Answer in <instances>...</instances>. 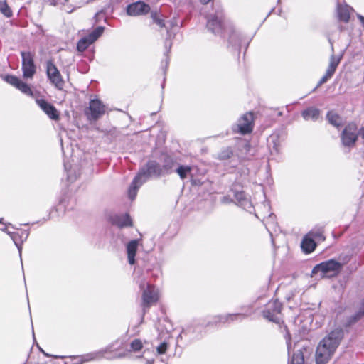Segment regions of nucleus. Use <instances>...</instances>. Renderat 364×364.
Listing matches in <instances>:
<instances>
[{
    "instance_id": "37",
    "label": "nucleus",
    "mask_w": 364,
    "mask_h": 364,
    "mask_svg": "<svg viewBox=\"0 0 364 364\" xmlns=\"http://www.w3.org/2000/svg\"><path fill=\"white\" fill-rule=\"evenodd\" d=\"M242 316L241 314H229L225 316V321H228L230 320L233 321L235 318L237 317Z\"/></svg>"
},
{
    "instance_id": "46",
    "label": "nucleus",
    "mask_w": 364,
    "mask_h": 364,
    "mask_svg": "<svg viewBox=\"0 0 364 364\" xmlns=\"http://www.w3.org/2000/svg\"><path fill=\"white\" fill-rule=\"evenodd\" d=\"M166 47H168V49L171 48V43H168L167 41L166 42Z\"/></svg>"
},
{
    "instance_id": "28",
    "label": "nucleus",
    "mask_w": 364,
    "mask_h": 364,
    "mask_svg": "<svg viewBox=\"0 0 364 364\" xmlns=\"http://www.w3.org/2000/svg\"><path fill=\"white\" fill-rule=\"evenodd\" d=\"M309 235H311L314 240H317L318 241H323L325 240L322 229L313 230L309 233Z\"/></svg>"
},
{
    "instance_id": "13",
    "label": "nucleus",
    "mask_w": 364,
    "mask_h": 364,
    "mask_svg": "<svg viewBox=\"0 0 364 364\" xmlns=\"http://www.w3.org/2000/svg\"><path fill=\"white\" fill-rule=\"evenodd\" d=\"M207 28L215 34H218L222 30V15L217 14L215 16H207Z\"/></svg>"
},
{
    "instance_id": "3",
    "label": "nucleus",
    "mask_w": 364,
    "mask_h": 364,
    "mask_svg": "<svg viewBox=\"0 0 364 364\" xmlns=\"http://www.w3.org/2000/svg\"><path fill=\"white\" fill-rule=\"evenodd\" d=\"M341 267V263L330 259L315 266L312 270V274L318 275L320 277H331L339 273Z\"/></svg>"
},
{
    "instance_id": "36",
    "label": "nucleus",
    "mask_w": 364,
    "mask_h": 364,
    "mask_svg": "<svg viewBox=\"0 0 364 364\" xmlns=\"http://www.w3.org/2000/svg\"><path fill=\"white\" fill-rule=\"evenodd\" d=\"M229 41L232 44H236L238 41V35L235 32H232L230 36Z\"/></svg>"
},
{
    "instance_id": "14",
    "label": "nucleus",
    "mask_w": 364,
    "mask_h": 364,
    "mask_svg": "<svg viewBox=\"0 0 364 364\" xmlns=\"http://www.w3.org/2000/svg\"><path fill=\"white\" fill-rule=\"evenodd\" d=\"M150 7L144 2L138 1L127 6V12L129 16H139L149 12Z\"/></svg>"
},
{
    "instance_id": "45",
    "label": "nucleus",
    "mask_w": 364,
    "mask_h": 364,
    "mask_svg": "<svg viewBox=\"0 0 364 364\" xmlns=\"http://www.w3.org/2000/svg\"><path fill=\"white\" fill-rule=\"evenodd\" d=\"M221 200L223 203H226L228 201V200L226 197H223Z\"/></svg>"
},
{
    "instance_id": "2",
    "label": "nucleus",
    "mask_w": 364,
    "mask_h": 364,
    "mask_svg": "<svg viewBox=\"0 0 364 364\" xmlns=\"http://www.w3.org/2000/svg\"><path fill=\"white\" fill-rule=\"evenodd\" d=\"M170 166L163 165L161 166L157 162L151 161L143 167L138 175L133 180L129 188V197L134 200L136 196L139 188L145 183L150 177L159 176L168 173Z\"/></svg>"
},
{
    "instance_id": "48",
    "label": "nucleus",
    "mask_w": 364,
    "mask_h": 364,
    "mask_svg": "<svg viewBox=\"0 0 364 364\" xmlns=\"http://www.w3.org/2000/svg\"><path fill=\"white\" fill-rule=\"evenodd\" d=\"M22 235H24L25 237H27L28 235V233L27 232L24 231V232H22Z\"/></svg>"
},
{
    "instance_id": "33",
    "label": "nucleus",
    "mask_w": 364,
    "mask_h": 364,
    "mask_svg": "<svg viewBox=\"0 0 364 364\" xmlns=\"http://www.w3.org/2000/svg\"><path fill=\"white\" fill-rule=\"evenodd\" d=\"M151 17L153 18V21L161 28L165 26V23H164V21L161 19L156 13H152Z\"/></svg>"
},
{
    "instance_id": "42",
    "label": "nucleus",
    "mask_w": 364,
    "mask_h": 364,
    "mask_svg": "<svg viewBox=\"0 0 364 364\" xmlns=\"http://www.w3.org/2000/svg\"><path fill=\"white\" fill-rule=\"evenodd\" d=\"M126 353H120V354H118L117 355H114L113 357H109V358H124L126 356Z\"/></svg>"
},
{
    "instance_id": "12",
    "label": "nucleus",
    "mask_w": 364,
    "mask_h": 364,
    "mask_svg": "<svg viewBox=\"0 0 364 364\" xmlns=\"http://www.w3.org/2000/svg\"><path fill=\"white\" fill-rule=\"evenodd\" d=\"M5 80L9 83L10 85H13L14 87H16L19 90H21L23 93L32 96L33 92L31 90L28 85L23 82L21 79L18 77L14 76V75H6L5 77Z\"/></svg>"
},
{
    "instance_id": "30",
    "label": "nucleus",
    "mask_w": 364,
    "mask_h": 364,
    "mask_svg": "<svg viewBox=\"0 0 364 364\" xmlns=\"http://www.w3.org/2000/svg\"><path fill=\"white\" fill-rule=\"evenodd\" d=\"M342 57H343V54L338 55V56L335 55L334 54H332L330 57V61H329L328 65L336 69L342 59Z\"/></svg>"
},
{
    "instance_id": "35",
    "label": "nucleus",
    "mask_w": 364,
    "mask_h": 364,
    "mask_svg": "<svg viewBox=\"0 0 364 364\" xmlns=\"http://www.w3.org/2000/svg\"><path fill=\"white\" fill-rule=\"evenodd\" d=\"M247 198L245 194L243 192H239L235 194V199L239 205L244 198Z\"/></svg>"
},
{
    "instance_id": "17",
    "label": "nucleus",
    "mask_w": 364,
    "mask_h": 364,
    "mask_svg": "<svg viewBox=\"0 0 364 364\" xmlns=\"http://www.w3.org/2000/svg\"><path fill=\"white\" fill-rule=\"evenodd\" d=\"M263 206H264V209H266V210H267V216L262 215V218H263L262 220L264 223L266 228L269 232V233L272 235L270 228H273L274 226L275 225V224H274L275 216L273 214L269 213V208L268 204L264 203L263 205Z\"/></svg>"
},
{
    "instance_id": "21",
    "label": "nucleus",
    "mask_w": 364,
    "mask_h": 364,
    "mask_svg": "<svg viewBox=\"0 0 364 364\" xmlns=\"http://www.w3.org/2000/svg\"><path fill=\"white\" fill-rule=\"evenodd\" d=\"M114 223L120 228L132 226V220L128 215L117 216L114 220Z\"/></svg>"
},
{
    "instance_id": "6",
    "label": "nucleus",
    "mask_w": 364,
    "mask_h": 364,
    "mask_svg": "<svg viewBox=\"0 0 364 364\" xmlns=\"http://www.w3.org/2000/svg\"><path fill=\"white\" fill-rule=\"evenodd\" d=\"M22 71L23 77L26 79L33 78L36 72V66L34 64V54L30 51H22Z\"/></svg>"
},
{
    "instance_id": "4",
    "label": "nucleus",
    "mask_w": 364,
    "mask_h": 364,
    "mask_svg": "<svg viewBox=\"0 0 364 364\" xmlns=\"http://www.w3.org/2000/svg\"><path fill=\"white\" fill-rule=\"evenodd\" d=\"M358 127L356 123L351 122L348 123L341 134V141L343 146L353 148L358 139Z\"/></svg>"
},
{
    "instance_id": "50",
    "label": "nucleus",
    "mask_w": 364,
    "mask_h": 364,
    "mask_svg": "<svg viewBox=\"0 0 364 364\" xmlns=\"http://www.w3.org/2000/svg\"><path fill=\"white\" fill-rule=\"evenodd\" d=\"M360 18L361 19V21L363 22L364 23V18L363 16H360Z\"/></svg>"
},
{
    "instance_id": "9",
    "label": "nucleus",
    "mask_w": 364,
    "mask_h": 364,
    "mask_svg": "<svg viewBox=\"0 0 364 364\" xmlns=\"http://www.w3.org/2000/svg\"><path fill=\"white\" fill-rule=\"evenodd\" d=\"M104 32V27L99 26L96 28L87 36L79 40L77 44V49L79 52L85 51L89 46L93 43Z\"/></svg>"
},
{
    "instance_id": "51",
    "label": "nucleus",
    "mask_w": 364,
    "mask_h": 364,
    "mask_svg": "<svg viewBox=\"0 0 364 364\" xmlns=\"http://www.w3.org/2000/svg\"><path fill=\"white\" fill-rule=\"evenodd\" d=\"M168 60H166V65H168Z\"/></svg>"
},
{
    "instance_id": "27",
    "label": "nucleus",
    "mask_w": 364,
    "mask_h": 364,
    "mask_svg": "<svg viewBox=\"0 0 364 364\" xmlns=\"http://www.w3.org/2000/svg\"><path fill=\"white\" fill-rule=\"evenodd\" d=\"M0 12L7 18L12 16V11L6 1L0 0Z\"/></svg>"
},
{
    "instance_id": "23",
    "label": "nucleus",
    "mask_w": 364,
    "mask_h": 364,
    "mask_svg": "<svg viewBox=\"0 0 364 364\" xmlns=\"http://www.w3.org/2000/svg\"><path fill=\"white\" fill-rule=\"evenodd\" d=\"M327 119L330 124L336 127H338L342 124L341 117L337 113L333 111L328 112Z\"/></svg>"
},
{
    "instance_id": "26",
    "label": "nucleus",
    "mask_w": 364,
    "mask_h": 364,
    "mask_svg": "<svg viewBox=\"0 0 364 364\" xmlns=\"http://www.w3.org/2000/svg\"><path fill=\"white\" fill-rule=\"evenodd\" d=\"M191 171V167L188 166H180L176 169V173L181 179L186 178Z\"/></svg>"
},
{
    "instance_id": "11",
    "label": "nucleus",
    "mask_w": 364,
    "mask_h": 364,
    "mask_svg": "<svg viewBox=\"0 0 364 364\" xmlns=\"http://www.w3.org/2000/svg\"><path fill=\"white\" fill-rule=\"evenodd\" d=\"M105 112V106L99 100H92L90 102L88 111L86 112L90 119L97 120Z\"/></svg>"
},
{
    "instance_id": "39",
    "label": "nucleus",
    "mask_w": 364,
    "mask_h": 364,
    "mask_svg": "<svg viewBox=\"0 0 364 364\" xmlns=\"http://www.w3.org/2000/svg\"><path fill=\"white\" fill-rule=\"evenodd\" d=\"M331 77L329 76H328L326 74H325L323 75V77L320 80V81L318 82V87L321 85L322 84L325 83L327 82V80L328 79H330Z\"/></svg>"
},
{
    "instance_id": "29",
    "label": "nucleus",
    "mask_w": 364,
    "mask_h": 364,
    "mask_svg": "<svg viewBox=\"0 0 364 364\" xmlns=\"http://www.w3.org/2000/svg\"><path fill=\"white\" fill-rule=\"evenodd\" d=\"M304 355L301 350L294 353L291 359V364H304Z\"/></svg>"
},
{
    "instance_id": "40",
    "label": "nucleus",
    "mask_w": 364,
    "mask_h": 364,
    "mask_svg": "<svg viewBox=\"0 0 364 364\" xmlns=\"http://www.w3.org/2000/svg\"><path fill=\"white\" fill-rule=\"evenodd\" d=\"M164 165H168L170 166V169L172 167L173 165V160L170 157H166L164 164Z\"/></svg>"
},
{
    "instance_id": "38",
    "label": "nucleus",
    "mask_w": 364,
    "mask_h": 364,
    "mask_svg": "<svg viewBox=\"0 0 364 364\" xmlns=\"http://www.w3.org/2000/svg\"><path fill=\"white\" fill-rule=\"evenodd\" d=\"M336 70V68L328 65V68L326 70V74L328 76H329L330 77H331L333 76V75L334 74Z\"/></svg>"
},
{
    "instance_id": "34",
    "label": "nucleus",
    "mask_w": 364,
    "mask_h": 364,
    "mask_svg": "<svg viewBox=\"0 0 364 364\" xmlns=\"http://www.w3.org/2000/svg\"><path fill=\"white\" fill-rule=\"evenodd\" d=\"M166 349H167V344H166V343L164 342L158 346L157 352L159 354H164L166 351Z\"/></svg>"
},
{
    "instance_id": "19",
    "label": "nucleus",
    "mask_w": 364,
    "mask_h": 364,
    "mask_svg": "<svg viewBox=\"0 0 364 364\" xmlns=\"http://www.w3.org/2000/svg\"><path fill=\"white\" fill-rule=\"evenodd\" d=\"M350 8L347 5H338L337 12L339 20L348 22L350 19Z\"/></svg>"
},
{
    "instance_id": "41",
    "label": "nucleus",
    "mask_w": 364,
    "mask_h": 364,
    "mask_svg": "<svg viewBox=\"0 0 364 364\" xmlns=\"http://www.w3.org/2000/svg\"><path fill=\"white\" fill-rule=\"evenodd\" d=\"M358 133L359 136L364 139V127H361L360 129H358Z\"/></svg>"
},
{
    "instance_id": "15",
    "label": "nucleus",
    "mask_w": 364,
    "mask_h": 364,
    "mask_svg": "<svg viewBox=\"0 0 364 364\" xmlns=\"http://www.w3.org/2000/svg\"><path fill=\"white\" fill-rule=\"evenodd\" d=\"M36 103L51 119H58V112L53 105L48 103L44 100H36Z\"/></svg>"
},
{
    "instance_id": "1",
    "label": "nucleus",
    "mask_w": 364,
    "mask_h": 364,
    "mask_svg": "<svg viewBox=\"0 0 364 364\" xmlns=\"http://www.w3.org/2000/svg\"><path fill=\"white\" fill-rule=\"evenodd\" d=\"M343 338V331L336 328L329 333L318 343L316 351V364H326L332 358Z\"/></svg>"
},
{
    "instance_id": "20",
    "label": "nucleus",
    "mask_w": 364,
    "mask_h": 364,
    "mask_svg": "<svg viewBox=\"0 0 364 364\" xmlns=\"http://www.w3.org/2000/svg\"><path fill=\"white\" fill-rule=\"evenodd\" d=\"M320 114V111L315 107H309L302 112V117L305 120H316Z\"/></svg>"
},
{
    "instance_id": "49",
    "label": "nucleus",
    "mask_w": 364,
    "mask_h": 364,
    "mask_svg": "<svg viewBox=\"0 0 364 364\" xmlns=\"http://www.w3.org/2000/svg\"><path fill=\"white\" fill-rule=\"evenodd\" d=\"M146 364H153V362L151 360H147Z\"/></svg>"
},
{
    "instance_id": "25",
    "label": "nucleus",
    "mask_w": 364,
    "mask_h": 364,
    "mask_svg": "<svg viewBox=\"0 0 364 364\" xmlns=\"http://www.w3.org/2000/svg\"><path fill=\"white\" fill-rule=\"evenodd\" d=\"M363 316H364V299L360 304L358 311L353 316L350 317V320L347 322L346 324L350 325V324L356 322L357 321H358Z\"/></svg>"
},
{
    "instance_id": "24",
    "label": "nucleus",
    "mask_w": 364,
    "mask_h": 364,
    "mask_svg": "<svg viewBox=\"0 0 364 364\" xmlns=\"http://www.w3.org/2000/svg\"><path fill=\"white\" fill-rule=\"evenodd\" d=\"M109 350V348H107L101 351L86 355L83 357L80 363L101 358L103 356L104 354L107 353Z\"/></svg>"
},
{
    "instance_id": "47",
    "label": "nucleus",
    "mask_w": 364,
    "mask_h": 364,
    "mask_svg": "<svg viewBox=\"0 0 364 364\" xmlns=\"http://www.w3.org/2000/svg\"><path fill=\"white\" fill-rule=\"evenodd\" d=\"M211 0H200V1L203 3V4H208L209 1H210Z\"/></svg>"
},
{
    "instance_id": "5",
    "label": "nucleus",
    "mask_w": 364,
    "mask_h": 364,
    "mask_svg": "<svg viewBox=\"0 0 364 364\" xmlns=\"http://www.w3.org/2000/svg\"><path fill=\"white\" fill-rule=\"evenodd\" d=\"M139 287L142 292V306L144 312L151 305L156 304L159 298V290L153 285L145 282H141Z\"/></svg>"
},
{
    "instance_id": "7",
    "label": "nucleus",
    "mask_w": 364,
    "mask_h": 364,
    "mask_svg": "<svg viewBox=\"0 0 364 364\" xmlns=\"http://www.w3.org/2000/svg\"><path fill=\"white\" fill-rule=\"evenodd\" d=\"M282 310V304L277 300L269 301L267 309L263 311V316L270 321L279 323V314Z\"/></svg>"
},
{
    "instance_id": "32",
    "label": "nucleus",
    "mask_w": 364,
    "mask_h": 364,
    "mask_svg": "<svg viewBox=\"0 0 364 364\" xmlns=\"http://www.w3.org/2000/svg\"><path fill=\"white\" fill-rule=\"evenodd\" d=\"M239 205L241 206L243 209L250 212H251L253 208L251 201L247 198H244V200L241 201Z\"/></svg>"
},
{
    "instance_id": "16",
    "label": "nucleus",
    "mask_w": 364,
    "mask_h": 364,
    "mask_svg": "<svg viewBox=\"0 0 364 364\" xmlns=\"http://www.w3.org/2000/svg\"><path fill=\"white\" fill-rule=\"evenodd\" d=\"M138 248V240H134L130 241L127 245V252L128 261L130 264L135 263V255Z\"/></svg>"
},
{
    "instance_id": "22",
    "label": "nucleus",
    "mask_w": 364,
    "mask_h": 364,
    "mask_svg": "<svg viewBox=\"0 0 364 364\" xmlns=\"http://www.w3.org/2000/svg\"><path fill=\"white\" fill-rule=\"evenodd\" d=\"M7 229H8L7 225L1 223V224L0 225V230L4 232H6L11 237V238L12 239V240L14 241V242L18 247L19 254L21 255L22 247H21V245L18 242V234L16 232H11L8 231Z\"/></svg>"
},
{
    "instance_id": "31",
    "label": "nucleus",
    "mask_w": 364,
    "mask_h": 364,
    "mask_svg": "<svg viewBox=\"0 0 364 364\" xmlns=\"http://www.w3.org/2000/svg\"><path fill=\"white\" fill-rule=\"evenodd\" d=\"M131 350L132 351H139L143 348V344L141 340L134 339L130 344Z\"/></svg>"
},
{
    "instance_id": "8",
    "label": "nucleus",
    "mask_w": 364,
    "mask_h": 364,
    "mask_svg": "<svg viewBox=\"0 0 364 364\" xmlns=\"http://www.w3.org/2000/svg\"><path fill=\"white\" fill-rule=\"evenodd\" d=\"M46 73L50 82L58 89H62L64 80L57 67L52 61H48L46 65Z\"/></svg>"
},
{
    "instance_id": "52",
    "label": "nucleus",
    "mask_w": 364,
    "mask_h": 364,
    "mask_svg": "<svg viewBox=\"0 0 364 364\" xmlns=\"http://www.w3.org/2000/svg\"><path fill=\"white\" fill-rule=\"evenodd\" d=\"M1 224V221L0 220V225Z\"/></svg>"
},
{
    "instance_id": "18",
    "label": "nucleus",
    "mask_w": 364,
    "mask_h": 364,
    "mask_svg": "<svg viewBox=\"0 0 364 364\" xmlns=\"http://www.w3.org/2000/svg\"><path fill=\"white\" fill-rule=\"evenodd\" d=\"M316 242L313 237L309 234L306 235L302 240L301 248L305 252L310 253L314 250Z\"/></svg>"
},
{
    "instance_id": "43",
    "label": "nucleus",
    "mask_w": 364,
    "mask_h": 364,
    "mask_svg": "<svg viewBox=\"0 0 364 364\" xmlns=\"http://www.w3.org/2000/svg\"><path fill=\"white\" fill-rule=\"evenodd\" d=\"M288 338H287V348H288V350L289 351V348H290V338H289V335L288 334Z\"/></svg>"
},
{
    "instance_id": "10",
    "label": "nucleus",
    "mask_w": 364,
    "mask_h": 364,
    "mask_svg": "<svg viewBox=\"0 0 364 364\" xmlns=\"http://www.w3.org/2000/svg\"><path fill=\"white\" fill-rule=\"evenodd\" d=\"M253 121L254 117L252 112L244 114L237 122L238 132L242 134L251 132L253 129Z\"/></svg>"
},
{
    "instance_id": "44",
    "label": "nucleus",
    "mask_w": 364,
    "mask_h": 364,
    "mask_svg": "<svg viewBox=\"0 0 364 364\" xmlns=\"http://www.w3.org/2000/svg\"><path fill=\"white\" fill-rule=\"evenodd\" d=\"M230 152L228 153V154H225V155H221L220 156V158L221 159H227V158H229L230 157Z\"/></svg>"
}]
</instances>
